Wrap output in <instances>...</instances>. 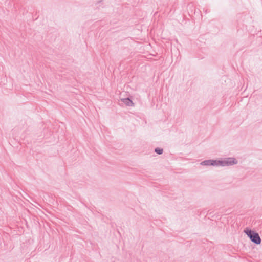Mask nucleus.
Listing matches in <instances>:
<instances>
[{"label":"nucleus","mask_w":262,"mask_h":262,"mask_svg":"<svg viewBox=\"0 0 262 262\" xmlns=\"http://www.w3.org/2000/svg\"><path fill=\"white\" fill-rule=\"evenodd\" d=\"M244 232L254 243L257 245L261 243V238L259 234L255 231L252 230L248 228H246L244 230Z\"/></svg>","instance_id":"f257e3e1"},{"label":"nucleus","mask_w":262,"mask_h":262,"mask_svg":"<svg viewBox=\"0 0 262 262\" xmlns=\"http://www.w3.org/2000/svg\"><path fill=\"white\" fill-rule=\"evenodd\" d=\"M155 152L158 153V154H161L163 152L162 149L156 148L155 149Z\"/></svg>","instance_id":"39448f33"},{"label":"nucleus","mask_w":262,"mask_h":262,"mask_svg":"<svg viewBox=\"0 0 262 262\" xmlns=\"http://www.w3.org/2000/svg\"><path fill=\"white\" fill-rule=\"evenodd\" d=\"M121 100L126 106H134V102L129 98H123V99H121Z\"/></svg>","instance_id":"20e7f679"},{"label":"nucleus","mask_w":262,"mask_h":262,"mask_svg":"<svg viewBox=\"0 0 262 262\" xmlns=\"http://www.w3.org/2000/svg\"><path fill=\"white\" fill-rule=\"evenodd\" d=\"M223 162L217 160H206L201 163V164L205 165L220 166V163Z\"/></svg>","instance_id":"7ed1b4c3"},{"label":"nucleus","mask_w":262,"mask_h":262,"mask_svg":"<svg viewBox=\"0 0 262 262\" xmlns=\"http://www.w3.org/2000/svg\"><path fill=\"white\" fill-rule=\"evenodd\" d=\"M220 161L223 163H220V166H223L226 165H232L237 163V161L235 159L232 158H228L226 160Z\"/></svg>","instance_id":"f03ea898"}]
</instances>
